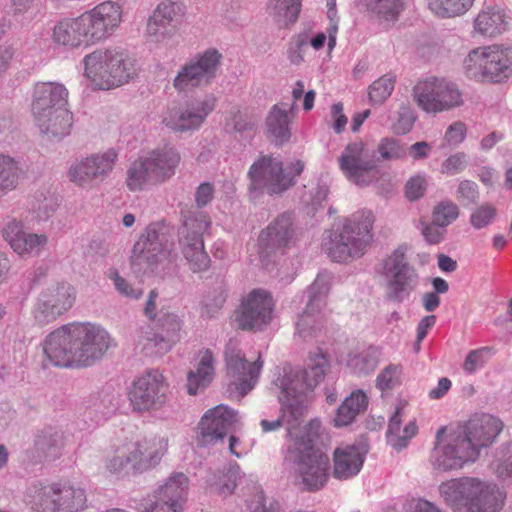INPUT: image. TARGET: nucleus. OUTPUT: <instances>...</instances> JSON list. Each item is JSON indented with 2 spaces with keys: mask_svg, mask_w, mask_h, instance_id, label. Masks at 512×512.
Segmentation results:
<instances>
[{
  "mask_svg": "<svg viewBox=\"0 0 512 512\" xmlns=\"http://www.w3.org/2000/svg\"><path fill=\"white\" fill-rule=\"evenodd\" d=\"M116 346L109 332L90 322L71 323L52 331L44 340L47 359L58 367H89Z\"/></svg>",
  "mask_w": 512,
  "mask_h": 512,
  "instance_id": "obj_1",
  "label": "nucleus"
},
{
  "mask_svg": "<svg viewBox=\"0 0 512 512\" xmlns=\"http://www.w3.org/2000/svg\"><path fill=\"white\" fill-rule=\"evenodd\" d=\"M320 432L321 422L312 419L305 429L306 441L287 444L284 461L295 484L306 491L322 489L329 478V457L315 445Z\"/></svg>",
  "mask_w": 512,
  "mask_h": 512,
  "instance_id": "obj_2",
  "label": "nucleus"
},
{
  "mask_svg": "<svg viewBox=\"0 0 512 512\" xmlns=\"http://www.w3.org/2000/svg\"><path fill=\"white\" fill-rule=\"evenodd\" d=\"M439 493L453 512H500L506 498L494 482L472 476L443 482Z\"/></svg>",
  "mask_w": 512,
  "mask_h": 512,
  "instance_id": "obj_3",
  "label": "nucleus"
},
{
  "mask_svg": "<svg viewBox=\"0 0 512 512\" xmlns=\"http://www.w3.org/2000/svg\"><path fill=\"white\" fill-rule=\"evenodd\" d=\"M374 215L369 210L355 212L342 227L330 235L325 244L328 256L335 262L348 263L361 258L373 240Z\"/></svg>",
  "mask_w": 512,
  "mask_h": 512,
  "instance_id": "obj_4",
  "label": "nucleus"
},
{
  "mask_svg": "<svg viewBox=\"0 0 512 512\" xmlns=\"http://www.w3.org/2000/svg\"><path fill=\"white\" fill-rule=\"evenodd\" d=\"M181 161L173 146L155 148L134 160L126 171L125 184L131 192L162 185L176 174Z\"/></svg>",
  "mask_w": 512,
  "mask_h": 512,
  "instance_id": "obj_5",
  "label": "nucleus"
},
{
  "mask_svg": "<svg viewBox=\"0 0 512 512\" xmlns=\"http://www.w3.org/2000/svg\"><path fill=\"white\" fill-rule=\"evenodd\" d=\"M304 162L296 160L284 167L283 161L273 155H260L250 166L248 191L257 198L264 192L280 195L296 184V178L303 172Z\"/></svg>",
  "mask_w": 512,
  "mask_h": 512,
  "instance_id": "obj_6",
  "label": "nucleus"
},
{
  "mask_svg": "<svg viewBox=\"0 0 512 512\" xmlns=\"http://www.w3.org/2000/svg\"><path fill=\"white\" fill-rule=\"evenodd\" d=\"M83 64L85 76L101 90L119 87L137 72L134 60L117 49L95 50L83 58Z\"/></svg>",
  "mask_w": 512,
  "mask_h": 512,
  "instance_id": "obj_7",
  "label": "nucleus"
},
{
  "mask_svg": "<svg viewBox=\"0 0 512 512\" xmlns=\"http://www.w3.org/2000/svg\"><path fill=\"white\" fill-rule=\"evenodd\" d=\"M479 458L465 430L457 427H440L435 435L434 447L430 455L432 467L441 472L462 469Z\"/></svg>",
  "mask_w": 512,
  "mask_h": 512,
  "instance_id": "obj_8",
  "label": "nucleus"
},
{
  "mask_svg": "<svg viewBox=\"0 0 512 512\" xmlns=\"http://www.w3.org/2000/svg\"><path fill=\"white\" fill-rule=\"evenodd\" d=\"M466 75L478 82L503 83L512 76V48L502 45L478 47L464 61Z\"/></svg>",
  "mask_w": 512,
  "mask_h": 512,
  "instance_id": "obj_9",
  "label": "nucleus"
},
{
  "mask_svg": "<svg viewBox=\"0 0 512 512\" xmlns=\"http://www.w3.org/2000/svg\"><path fill=\"white\" fill-rule=\"evenodd\" d=\"M132 411L152 413L166 407L170 399V384L158 369H149L136 376L127 389Z\"/></svg>",
  "mask_w": 512,
  "mask_h": 512,
  "instance_id": "obj_10",
  "label": "nucleus"
},
{
  "mask_svg": "<svg viewBox=\"0 0 512 512\" xmlns=\"http://www.w3.org/2000/svg\"><path fill=\"white\" fill-rule=\"evenodd\" d=\"M413 96L418 107L433 114L449 111L463 103L457 84L439 77L419 81L413 88Z\"/></svg>",
  "mask_w": 512,
  "mask_h": 512,
  "instance_id": "obj_11",
  "label": "nucleus"
},
{
  "mask_svg": "<svg viewBox=\"0 0 512 512\" xmlns=\"http://www.w3.org/2000/svg\"><path fill=\"white\" fill-rule=\"evenodd\" d=\"M171 245L170 228L163 222L151 223L134 244L132 264L145 270L154 271L170 255Z\"/></svg>",
  "mask_w": 512,
  "mask_h": 512,
  "instance_id": "obj_12",
  "label": "nucleus"
},
{
  "mask_svg": "<svg viewBox=\"0 0 512 512\" xmlns=\"http://www.w3.org/2000/svg\"><path fill=\"white\" fill-rule=\"evenodd\" d=\"M222 55L216 49L197 54L180 67L173 79V87L179 93L193 92L209 86L216 78Z\"/></svg>",
  "mask_w": 512,
  "mask_h": 512,
  "instance_id": "obj_13",
  "label": "nucleus"
},
{
  "mask_svg": "<svg viewBox=\"0 0 512 512\" xmlns=\"http://www.w3.org/2000/svg\"><path fill=\"white\" fill-rule=\"evenodd\" d=\"M376 151L362 141L349 143L338 158L345 177L358 186H368L378 178Z\"/></svg>",
  "mask_w": 512,
  "mask_h": 512,
  "instance_id": "obj_14",
  "label": "nucleus"
},
{
  "mask_svg": "<svg viewBox=\"0 0 512 512\" xmlns=\"http://www.w3.org/2000/svg\"><path fill=\"white\" fill-rule=\"evenodd\" d=\"M210 226L208 217L202 213L189 216L179 229V246L190 270L203 272L210 267V257L205 251L203 233Z\"/></svg>",
  "mask_w": 512,
  "mask_h": 512,
  "instance_id": "obj_15",
  "label": "nucleus"
},
{
  "mask_svg": "<svg viewBox=\"0 0 512 512\" xmlns=\"http://www.w3.org/2000/svg\"><path fill=\"white\" fill-rule=\"evenodd\" d=\"M118 159L115 149L89 154L76 160L68 170L69 180L83 189H92L112 173Z\"/></svg>",
  "mask_w": 512,
  "mask_h": 512,
  "instance_id": "obj_16",
  "label": "nucleus"
},
{
  "mask_svg": "<svg viewBox=\"0 0 512 512\" xmlns=\"http://www.w3.org/2000/svg\"><path fill=\"white\" fill-rule=\"evenodd\" d=\"M332 283V275L327 271L320 272L307 289V304L296 322L298 335L303 339L316 336L324 324L321 313L326 305L327 295Z\"/></svg>",
  "mask_w": 512,
  "mask_h": 512,
  "instance_id": "obj_17",
  "label": "nucleus"
},
{
  "mask_svg": "<svg viewBox=\"0 0 512 512\" xmlns=\"http://www.w3.org/2000/svg\"><path fill=\"white\" fill-rule=\"evenodd\" d=\"M215 105L216 99L211 95L193 99L182 107L169 109L162 118V124L175 133L197 131L215 109Z\"/></svg>",
  "mask_w": 512,
  "mask_h": 512,
  "instance_id": "obj_18",
  "label": "nucleus"
},
{
  "mask_svg": "<svg viewBox=\"0 0 512 512\" xmlns=\"http://www.w3.org/2000/svg\"><path fill=\"white\" fill-rule=\"evenodd\" d=\"M76 291L68 282H57L41 291L33 309L40 325L49 324L66 313L74 304Z\"/></svg>",
  "mask_w": 512,
  "mask_h": 512,
  "instance_id": "obj_19",
  "label": "nucleus"
},
{
  "mask_svg": "<svg viewBox=\"0 0 512 512\" xmlns=\"http://www.w3.org/2000/svg\"><path fill=\"white\" fill-rule=\"evenodd\" d=\"M275 308L271 294L264 289H253L241 301L236 311V322L242 330H262L273 319Z\"/></svg>",
  "mask_w": 512,
  "mask_h": 512,
  "instance_id": "obj_20",
  "label": "nucleus"
},
{
  "mask_svg": "<svg viewBox=\"0 0 512 512\" xmlns=\"http://www.w3.org/2000/svg\"><path fill=\"white\" fill-rule=\"evenodd\" d=\"M226 374L240 394H247L257 383L262 361L260 357L254 362H248L245 354L239 348L236 340H229L225 347Z\"/></svg>",
  "mask_w": 512,
  "mask_h": 512,
  "instance_id": "obj_21",
  "label": "nucleus"
},
{
  "mask_svg": "<svg viewBox=\"0 0 512 512\" xmlns=\"http://www.w3.org/2000/svg\"><path fill=\"white\" fill-rule=\"evenodd\" d=\"M94 44L101 43L120 28L124 8L121 2L106 0L82 13Z\"/></svg>",
  "mask_w": 512,
  "mask_h": 512,
  "instance_id": "obj_22",
  "label": "nucleus"
},
{
  "mask_svg": "<svg viewBox=\"0 0 512 512\" xmlns=\"http://www.w3.org/2000/svg\"><path fill=\"white\" fill-rule=\"evenodd\" d=\"M237 423V413L228 406L218 405L207 410L198 423L197 445L207 447L222 441L235 430Z\"/></svg>",
  "mask_w": 512,
  "mask_h": 512,
  "instance_id": "obj_23",
  "label": "nucleus"
},
{
  "mask_svg": "<svg viewBox=\"0 0 512 512\" xmlns=\"http://www.w3.org/2000/svg\"><path fill=\"white\" fill-rule=\"evenodd\" d=\"M294 238L293 218L289 213H283L274 219L258 237L259 254L269 257L282 253L288 248Z\"/></svg>",
  "mask_w": 512,
  "mask_h": 512,
  "instance_id": "obj_24",
  "label": "nucleus"
},
{
  "mask_svg": "<svg viewBox=\"0 0 512 512\" xmlns=\"http://www.w3.org/2000/svg\"><path fill=\"white\" fill-rule=\"evenodd\" d=\"M51 40L55 45L67 49L95 45L83 14L57 21L52 28Z\"/></svg>",
  "mask_w": 512,
  "mask_h": 512,
  "instance_id": "obj_25",
  "label": "nucleus"
},
{
  "mask_svg": "<svg viewBox=\"0 0 512 512\" xmlns=\"http://www.w3.org/2000/svg\"><path fill=\"white\" fill-rule=\"evenodd\" d=\"M2 235L13 251L20 256L39 254L48 242L43 234L25 232L22 223L16 219L9 220L5 224Z\"/></svg>",
  "mask_w": 512,
  "mask_h": 512,
  "instance_id": "obj_26",
  "label": "nucleus"
},
{
  "mask_svg": "<svg viewBox=\"0 0 512 512\" xmlns=\"http://www.w3.org/2000/svg\"><path fill=\"white\" fill-rule=\"evenodd\" d=\"M460 426L479 454L481 448L491 444L502 430V422L490 414L474 415Z\"/></svg>",
  "mask_w": 512,
  "mask_h": 512,
  "instance_id": "obj_27",
  "label": "nucleus"
},
{
  "mask_svg": "<svg viewBox=\"0 0 512 512\" xmlns=\"http://www.w3.org/2000/svg\"><path fill=\"white\" fill-rule=\"evenodd\" d=\"M33 116L40 132L49 139L61 140L70 134L73 115L67 106Z\"/></svg>",
  "mask_w": 512,
  "mask_h": 512,
  "instance_id": "obj_28",
  "label": "nucleus"
},
{
  "mask_svg": "<svg viewBox=\"0 0 512 512\" xmlns=\"http://www.w3.org/2000/svg\"><path fill=\"white\" fill-rule=\"evenodd\" d=\"M67 104L68 91L64 85L54 82H41L35 85L32 101L33 115L66 107Z\"/></svg>",
  "mask_w": 512,
  "mask_h": 512,
  "instance_id": "obj_29",
  "label": "nucleus"
},
{
  "mask_svg": "<svg viewBox=\"0 0 512 512\" xmlns=\"http://www.w3.org/2000/svg\"><path fill=\"white\" fill-rule=\"evenodd\" d=\"M366 452L356 445L338 447L333 453V475L339 480L356 476L364 463Z\"/></svg>",
  "mask_w": 512,
  "mask_h": 512,
  "instance_id": "obj_30",
  "label": "nucleus"
},
{
  "mask_svg": "<svg viewBox=\"0 0 512 512\" xmlns=\"http://www.w3.org/2000/svg\"><path fill=\"white\" fill-rule=\"evenodd\" d=\"M136 449V473L146 472L156 467L168 450V439L155 436L141 441H133Z\"/></svg>",
  "mask_w": 512,
  "mask_h": 512,
  "instance_id": "obj_31",
  "label": "nucleus"
},
{
  "mask_svg": "<svg viewBox=\"0 0 512 512\" xmlns=\"http://www.w3.org/2000/svg\"><path fill=\"white\" fill-rule=\"evenodd\" d=\"M188 491L189 478L182 472H175L154 490L153 498L184 509Z\"/></svg>",
  "mask_w": 512,
  "mask_h": 512,
  "instance_id": "obj_32",
  "label": "nucleus"
},
{
  "mask_svg": "<svg viewBox=\"0 0 512 512\" xmlns=\"http://www.w3.org/2000/svg\"><path fill=\"white\" fill-rule=\"evenodd\" d=\"M283 403L281 409V415L287 429L288 444L294 443L296 440L306 441L305 429L309 421L305 426H301L306 412L307 407L304 405L300 398L286 400Z\"/></svg>",
  "mask_w": 512,
  "mask_h": 512,
  "instance_id": "obj_33",
  "label": "nucleus"
},
{
  "mask_svg": "<svg viewBox=\"0 0 512 512\" xmlns=\"http://www.w3.org/2000/svg\"><path fill=\"white\" fill-rule=\"evenodd\" d=\"M215 358L210 349L199 352V362L194 370L187 374V392L196 395L206 389L212 382L215 374Z\"/></svg>",
  "mask_w": 512,
  "mask_h": 512,
  "instance_id": "obj_34",
  "label": "nucleus"
},
{
  "mask_svg": "<svg viewBox=\"0 0 512 512\" xmlns=\"http://www.w3.org/2000/svg\"><path fill=\"white\" fill-rule=\"evenodd\" d=\"M70 443V435L60 428L48 426L36 436L35 448L45 458H59Z\"/></svg>",
  "mask_w": 512,
  "mask_h": 512,
  "instance_id": "obj_35",
  "label": "nucleus"
},
{
  "mask_svg": "<svg viewBox=\"0 0 512 512\" xmlns=\"http://www.w3.org/2000/svg\"><path fill=\"white\" fill-rule=\"evenodd\" d=\"M136 449L133 441L125 440L112 447L105 459V470L112 475H125L131 469L136 473Z\"/></svg>",
  "mask_w": 512,
  "mask_h": 512,
  "instance_id": "obj_36",
  "label": "nucleus"
},
{
  "mask_svg": "<svg viewBox=\"0 0 512 512\" xmlns=\"http://www.w3.org/2000/svg\"><path fill=\"white\" fill-rule=\"evenodd\" d=\"M291 117L288 114V107L285 103L275 104L269 110L265 124L268 136L276 145H282L291 138L290 129Z\"/></svg>",
  "mask_w": 512,
  "mask_h": 512,
  "instance_id": "obj_37",
  "label": "nucleus"
},
{
  "mask_svg": "<svg viewBox=\"0 0 512 512\" xmlns=\"http://www.w3.org/2000/svg\"><path fill=\"white\" fill-rule=\"evenodd\" d=\"M27 502L37 512H57L56 482L35 483L26 492Z\"/></svg>",
  "mask_w": 512,
  "mask_h": 512,
  "instance_id": "obj_38",
  "label": "nucleus"
},
{
  "mask_svg": "<svg viewBox=\"0 0 512 512\" xmlns=\"http://www.w3.org/2000/svg\"><path fill=\"white\" fill-rule=\"evenodd\" d=\"M368 406V397L362 390L353 391L344 399L338 407L334 417L336 427H345L350 425L356 417L363 413Z\"/></svg>",
  "mask_w": 512,
  "mask_h": 512,
  "instance_id": "obj_39",
  "label": "nucleus"
},
{
  "mask_svg": "<svg viewBox=\"0 0 512 512\" xmlns=\"http://www.w3.org/2000/svg\"><path fill=\"white\" fill-rule=\"evenodd\" d=\"M419 282L415 269L392 275L387 281L386 298L395 303H402L415 290Z\"/></svg>",
  "mask_w": 512,
  "mask_h": 512,
  "instance_id": "obj_40",
  "label": "nucleus"
},
{
  "mask_svg": "<svg viewBox=\"0 0 512 512\" xmlns=\"http://www.w3.org/2000/svg\"><path fill=\"white\" fill-rule=\"evenodd\" d=\"M57 512H77L86 506L85 490L70 482H56Z\"/></svg>",
  "mask_w": 512,
  "mask_h": 512,
  "instance_id": "obj_41",
  "label": "nucleus"
},
{
  "mask_svg": "<svg viewBox=\"0 0 512 512\" xmlns=\"http://www.w3.org/2000/svg\"><path fill=\"white\" fill-rule=\"evenodd\" d=\"M239 479V465L237 463H230L223 470L211 473L206 482L211 492L226 497L234 492Z\"/></svg>",
  "mask_w": 512,
  "mask_h": 512,
  "instance_id": "obj_42",
  "label": "nucleus"
},
{
  "mask_svg": "<svg viewBox=\"0 0 512 512\" xmlns=\"http://www.w3.org/2000/svg\"><path fill=\"white\" fill-rule=\"evenodd\" d=\"M474 28L483 36L495 37L506 30V17L502 11L488 8L477 15Z\"/></svg>",
  "mask_w": 512,
  "mask_h": 512,
  "instance_id": "obj_43",
  "label": "nucleus"
},
{
  "mask_svg": "<svg viewBox=\"0 0 512 512\" xmlns=\"http://www.w3.org/2000/svg\"><path fill=\"white\" fill-rule=\"evenodd\" d=\"M356 4L380 20L388 22L396 21L404 9L403 0H356Z\"/></svg>",
  "mask_w": 512,
  "mask_h": 512,
  "instance_id": "obj_44",
  "label": "nucleus"
},
{
  "mask_svg": "<svg viewBox=\"0 0 512 512\" xmlns=\"http://www.w3.org/2000/svg\"><path fill=\"white\" fill-rule=\"evenodd\" d=\"M302 7V0H268L267 11L273 19L287 27L294 24Z\"/></svg>",
  "mask_w": 512,
  "mask_h": 512,
  "instance_id": "obj_45",
  "label": "nucleus"
},
{
  "mask_svg": "<svg viewBox=\"0 0 512 512\" xmlns=\"http://www.w3.org/2000/svg\"><path fill=\"white\" fill-rule=\"evenodd\" d=\"M138 341L144 348H155L159 354L169 352L173 346L178 342L177 339L171 337L165 332L154 330L150 325L141 327L137 331Z\"/></svg>",
  "mask_w": 512,
  "mask_h": 512,
  "instance_id": "obj_46",
  "label": "nucleus"
},
{
  "mask_svg": "<svg viewBox=\"0 0 512 512\" xmlns=\"http://www.w3.org/2000/svg\"><path fill=\"white\" fill-rule=\"evenodd\" d=\"M21 174L19 162L9 155L0 153V198L17 188Z\"/></svg>",
  "mask_w": 512,
  "mask_h": 512,
  "instance_id": "obj_47",
  "label": "nucleus"
},
{
  "mask_svg": "<svg viewBox=\"0 0 512 512\" xmlns=\"http://www.w3.org/2000/svg\"><path fill=\"white\" fill-rule=\"evenodd\" d=\"M379 358V350L375 347H369L359 352L350 353L347 366L353 374L365 376L374 372L379 364Z\"/></svg>",
  "mask_w": 512,
  "mask_h": 512,
  "instance_id": "obj_48",
  "label": "nucleus"
},
{
  "mask_svg": "<svg viewBox=\"0 0 512 512\" xmlns=\"http://www.w3.org/2000/svg\"><path fill=\"white\" fill-rule=\"evenodd\" d=\"M328 368L329 363L323 353L318 352L312 356L308 368L300 373L306 390H311L322 382Z\"/></svg>",
  "mask_w": 512,
  "mask_h": 512,
  "instance_id": "obj_49",
  "label": "nucleus"
},
{
  "mask_svg": "<svg viewBox=\"0 0 512 512\" xmlns=\"http://www.w3.org/2000/svg\"><path fill=\"white\" fill-rule=\"evenodd\" d=\"M474 0H428L429 9L440 17H454L467 12Z\"/></svg>",
  "mask_w": 512,
  "mask_h": 512,
  "instance_id": "obj_50",
  "label": "nucleus"
},
{
  "mask_svg": "<svg viewBox=\"0 0 512 512\" xmlns=\"http://www.w3.org/2000/svg\"><path fill=\"white\" fill-rule=\"evenodd\" d=\"M380 271L382 275L391 277L392 275L405 273V271L413 270L406 258V248L399 246L391 254L385 257L381 264Z\"/></svg>",
  "mask_w": 512,
  "mask_h": 512,
  "instance_id": "obj_51",
  "label": "nucleus"
},
{
  "mask_svg": "<svg viewBox=\"0 0 512 512\" xmlns=\"http://www.w3.org/2000/svg\"><path fill=\"white\" fill-rule=\"evenodd\" d=\"M275 385L281 391V401H283V398H286V400L300 398L306 391L300 373L290 372L279 376L275 381Z\"/></svg>",
  "mask_w": 512,
  "mask_h": 512,
  "instance_id": "obj_52",
  "label": "nucleus"
},
{
  "mask_svg": "<svg viewBox=\"0 0 512 512\" xmlns=\"http://www.w3.org/2000/svg\"><path fill=\"white\" fill-rule=\"evenodd\" d=\"M185 6L180 2H174L171 0H164L157 5L153 13L161 18L166 24L171 25L173 28H177L185 16Z\"/></svg>",
  "mask_w": 512,
  "mask_h": 512,
  "instance_id": "obj_53",
  "label": "nucleus"
},
{
  "mask_svg": "<svg viewBox=\"0 0 512 512\" xmlns=\"http://www.w3.org/2000/svg\"><path fill=\"white\" fill-rule=\"evenodd\" d=\"M175 30L171 25L166 24L161 18L152 13L146 25L145 35L150 42L162 43L168 40Z\"/></svg>",
  "mask_w": 512,
  "mask_h": 512,
  "instance_id": "obj_54",
  "label": "nucleus"
},
{
  "mask_svg": "<svg viewBox=\"0 0 512 512\" xmlns=\"http://www.w3.org/2000/svg\"><path fill=\"white\" fill-rule=\"evenodd\" d=\"M394 90V79L384 75L375 80L368 89L369 101L373 105H381L392 94Z\"/></svg>",
  "mask_w": 512,
  "mask_h": 512,
  "instance_id": "obj_55",
  "label": "nucleus"
},
{
  "mask_svg": "<svg viewBox=\"0 0 512 512\" xmlns=\"http://www.w3.org/2000/svg\"><path fill=\"white\" fill-rule=\"evenodd\" d=\"M376 151L379 154V159L383 161L403 159L407 154L404 145L392 137L382 138L377 145Z\"/></svg>",
  "mask_w": 512,
  "mask_h": 512,
  "instance_id": "obj_56",
  "label": "nucleus"
},
{
  "mask_svg": "<svg viewBox=\"0 0 512 512\" xmlns=\"http://www.w3.org/2000/svg\"><path fill=\"white\" fill-rule=\"evenodd\" d=\"M459 216V208L457 204L450 200H444L438 203L432 213V220L435 224L447 227L453 223Z\"/></svg>",
  "mask_w": 512,
  "mask_h": 512,
  "instance_id": "obj_57",
  "label": "nucleus"
},
{
  "mask_svg": "<svg viewBox=\"0 0 512 512\" xmlns=\"http://www.w3.org/2000/svg\"><path fill=\"white\" fill-rule=\"evenodd\" d=\"M455 198L463 207L476 205L480 199L479 186L474 181L461 180L457 186Z\"/></svg>",
  "mask_w": 512,
  "mask_h": 512,
  "instance_id": "obj_58",
  "label": "nucleus"
},
{
  "mask_svg": "<svg viewBox=\"0 0 512 512\" xmlns=\"http://www.w3.org/2000/svg\"><path fill=\"white\" fill-rule=\"evenodd\" d=\"M107 277L113 282L116 291L123 297L138 300L143 296V289L133 287L123 278L116 268L107 271Z\"/></svg>",
  "mask_w": 512,
  "mask_h": 512,
  "instance_id": "obj_59",
  "label": "nucleus"
},
{
  "mask_svg": "<svg viewBox=\"0 0 512 512\" xmlns=\"http://www.w3.org/2000/svg\"><path fill=\"white\" fill-rule=\"evenodd\" d=\"M155 321L157 322V328L159 330L179 341L182 322L177 314L168 311L165 312L162 309L159 317Z\"/></svg>",
  "mask_w": 512,
  "mask_h": 512,
  "instance_id": "obj_60",
  "label": "nucleus"
},
{
  "mask_svg": "<svg viewBox=\"0 0 512 512\" xmlns=\"http://www.w3.org/2000/svg\"><path fill=\"white\" fill-rule=\"evenodd\" d=\"M496 216V208L490 203L478 206L470 216V223L475 229H482L492 223Z\"/></svg>",
  "mask_w": 512,
  "mask_h": 512,
  "instance_id": "obj_61",
  "label": "nucleus"
},
{
  "mask_svg": "<svg viewBox=\"0 0 512 512\" xmlns=\"http://www.w3.org/2000/svg\"><path fill=\"white\" fill-rule=\"evenodd\" d=\"M402 367L396 364L387 365L377 376L376 386L382 390H390L394 388L401 374Z\"/></svg>",
  "mask_w": 512,
  "mask_h": 512,
  "instance_id": "obj_62",
  "label": "nucleus"
},
{
  "mask_svg": "<svg viewBox=\"0 0 512 512\" xmlns=\"http://www.w3.org/2000/svg\"><path fill=\"white\" fill-rule=\"evenodd\" d=\"M490 351L491 349L488 347L471 350L464 360L463 370L468 374L475 373L479 368L484 366Z\"/></svg>",
  "mask_w": 512,
  "mask_h": 512,
  "instance_id": "obj_63",
  "label": "nucleus"
},
{
  "mask_svg": "<svg viewBox=\"0 0 512 512\" xmlns=\"http://www.w3.org/2000/svg\"><path fill=\"white\" fill-rule=\"evenodd\" d=\"M466 167V155L464 153L458 152L451 155L442 162L441 173L448 176H454L464 171Z\"/></svg>",
  "mask_w": 512,
  "mask_h": 512,
  "instance_id": "obj_64",
  "label": "nucleus"
}]
</instances>
